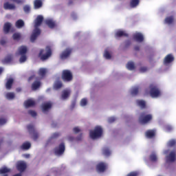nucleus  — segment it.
Wrapping results in <instances>:
<instances>
[{"mask_svg": "<svg viewBox=\"0 0 176 176\" xmlns=\"http://www.w3.org/2000/svg\"><path fill=\"white\" fill-rule=\"evenodd\" d=\"M6 97L8 100H13L14 98V93L13 92H8L6 94Z\"/></svg>", "mask_w": 176, "mask_h": 176, "instance_id": "e433bc0d", "label": "nucleus"}, {"mask_svg": "<svg viewBox=\"0 0 176 176\" xmlns=\"http://www.w3.org/2000/svg\"><path fill=\"white\" fill-rule=\"evenodd\" d=\"M10 28H12V23L9 22L6 23L3 26V31L5 34L9 33V31H10Z\"/></svg>", "mask_w": 176, "mask_h": 176, "instance_id": "4be33fe9", "label": "nucleus"}, {"mask_svg": "<svg viewBox=\"0 0 176 176\" xmlns=\"http://www.w3.org/2000/svg\"><path fill=\"white\" fill-rule=\"evenodd\" d=\"M68 140H69V141H74L75 140V138L74 137H72V136H69L68 138Z\"/></svg>", "mask_w": 176, "mask_h": 176, "instance_id": "e2e57ef3", "label": "nucleus"}, {"mask_svg": "<svg viewBox=\"0 0 176 176\" xmlns=\"http://www.w3.org/2000/svg\"><path fill=\"white\" fill-rule=\"evenodd\" d=\"M131 94L132 96H137L138 94V87L133 88Z\"/></svg>", "mask_w": 176, "mask_h": 176, "instance_id": "a19ab883", "label": "nucleus"}, {"mask_svg": "<svg viewBox=\"0 0 176 176\" xmlns=\"http://www.w3.org/2000/svg\"><path fill=\"white\" fill-rule=\"evenodd\" d=\"M61 87H63V82L56 80L54 84V89H55V90H58V89H61Z\"/></svg>", "mask_w": 176, "mask_h": 176, "instance_id": "cd10ccee", "label": "nucleus"}, {"mask_svg": "<svg viewBox=\"0 0 176 176\" xmlns=\"http://www.w3.org/2000/svg\"><path fill=\"white\" fill-rule=\"evenodd\" d=\"M76 141H82V134H80L78 137L76 138Z\"/></svg>", "mask_w": 176, "mask_h": 176, "instance_id": "052dcab7", "label": "nucleus"}, {"mask_svg": "<svg viewBox=\"0 0 176 176\" xmlns=\"http://www.w3.org/2000/svg\"><path fill=\"white\" fill-rule=\"evenodd\" d=\"M130 45H131V41L130 40L125 41V47H129Z\"/></svg>", "mask_w": 176, "mask_h": 176, "instance_id": "6e6d98bb", "label": "nucleus"}, {"mask_svg": "<svg viewBox=\"0 0 176 176\" xmlns=\"http://www.w3.org/2000/svg\"><path fill=\"white\" fill-rule=\"evenodd\" d=\"M175 151H171L169 155L166 157L167 162H170V163H174L175 162Z\"/></svg>", "mask_w": 176, "mask_h": 176, "instance_id": "4468645a", "label": "nucleus"}, {"mask_svg": "<svg viewBox=\"0 0 176 176\" xmlns=\"http://www.w3.org/2000/svg\"><path fill=\"white\" fill-rule=\"evenodd\" d=\"M126 176H138V172H136V171L131 172Z\"/></svg>", "mask_w": 176, "mask_h": 176, "instance_id": "8fccbe9b", "label": "nucleus"}, {"mask_svg": "<svg viewBox=\"0 0 176 176\" xmlns=\"http://www.w3.org/2000/svg\"><path fill=\"white\" fill-rule=\"evenodd\" d=\"M54 151L56 156L64 155V152H65V144L64 143H60L58 146L55 147Z\"/></svg>", "mask_w": 176, "mask_h": 176, "instance_id": "0eeeda50", "label": "nucleus"}, {"mask_svg": "<svg viewBox=\"0 0 176 176\" xmlns=\"http://www.w3.org/2000/svg\"><path fill=\"white\" fill-rule=\"evenodd\" d=\"M34 78H35V76H32L29 78V80H32V79H34Z\"/></svg>", "mask_w": 176, "mask_h": 176, "instance_id": "69168bd1", "label": "nucleus"}, {"mask_svg": "<svg viewBox=\"0 0 176 176\" xmlns=\"http://www.w3.org/2000/svg\"><path fill=\"white\" fill-rule=\"evenodd\" d=\"M2 72H3V69H2L1 67L0 68V75L1 74H2Z\"/></svg>", "mask_w": 176, "mask_h": 176, "instance_id": "338daca9", "label": "nucleus"}, {"mask_svg": "<svg viewBox=\"0 0 176 176\" xmlns=\"http://www.w3.org/2000/svg\"><path fill=\"white\" fill-rule=\"evenodd\" d=\"M116 120V118L115 117H111L109 118L108 122L109 123H113Z\"/></svg>", "mask_w": 176, "mask_h": 176, "instance_id": "864d4df0", "label": "nucleus"}, {"mask_svg": "<svg viewBox=\"0 0 176 176\" xmlns=\"http://www.w3.org/2000/svg\"><path fill=\"white\" fill-rule=\"evenodd\" d=\"M73 131L75 133V134H78V133H80V129H79L78 126H76L73 129Z\"/></svg>", "mask_w": 176, "mask_h": 176, "instance_id": "3c124183", "label": "nucleus"}, {"mask_svg": "<svg viewBox=\"0 0 176 176\" xmlns=\"http://www.w3.org/2000/svg\"><path fill=\"white\" fill-rule=\"evenodd\" d=\"M133 38L137 42H144V35H142L141 33H136L133 34Z\"/></svg>", "mask_w": 176, "mask_h": 176, "instance_id": "2eb2a0df", "label": "nucleus"}, {"mask_svg": "<svg viewBox=\"0 0 176 176\" xmlns=\"http://www.w3.org/2000/svg\"><path fill=\"white\" fill-rule=\"evenodd\" d=\"M126 68L129 69V71H133V69H135V66L134 65V63L129 62L126 65Z\"/></svg>", "mask_w": 176, "mask_h": 176, "instance_id": "f704fd0d", "label": "nucleus"}, {"mask_svg": "<svg viewBox=\"0 0 176 176\" xmlns=\"http://www.w3.org/2000/svg\"><path fill=\"white\" fill-rule=\"evenodd\" d=\"M174 61V56L173 54H169L166 55L164 59V65H167V64H171Z\"/></svg>", "mask_w": 176, "mask_h": 176, "instance_id": "f8f14e48", "label": "nucleus"}, {"mask_svg": "<svg viewBox=\"0 0 176 176\" xmlns=\"http://www.w3.org/2000/svg\"><path fill=\"white\" fill-rule=\"evenodd\" d=\"M176 141L175 140H171L168 142V146H175Z\"/></svg>", "mask_w": 176, "mask_h": 176, "instance_id": "de8ad7c7", "label": "nucleus"}, {"mask_svg": "<svg viewBox=\"0 0 176 176\" xmlns=\"http://www.w3.org/2000/svg\"><path fill=\"white\" fill-rule=\"evenodd\" d=\"M16 91L17 93H20V91H21V88H20V87L16 88Z\"/></svg>", "mask_w": 176, "mask_h": 176, "instance_id": "0e129e2a", "label": "nucleus"}, {"mask_svg": "<svg viewBox=\"0 0 176 176\" xmlns=\"http://www.w3.org/2000/svg\"><path fill=\"white\" fill-rule=\"evenodd\" d=\"M136 102L138 107L141 108V109H145V108H146V102L144 100H138Z\"/></svg>", "mask_w": 176, "mask_h": 176, "instance_id": "412c9836", "label": "nucleus"}, {"mask_svg": "<svg viewBox=\"0 0 176 176\" xmlns=\"http://www.w3.org/2000/svg\"><path fill=\"white\" fill-rule=\"evenodd\" d=\"M21 58H19V62L20 63H25L27 61V56L25 55H21Z\"/></svg>", "mask_w": 176, "mask_h": 176, "instance_id": "79ce46f5", "label": "nucleus"}, {"mask_svg": "<svg viewBox=\"0 0 176 176\" xmlns=\"http://www.w3.org/2000/svg\"><path fill=\"white\" fill-rule=\"evenodd\" d=\"M104 56L105 58H107V60H110L111 57V54H109V52H108L107 50L104 52Z\"/></svg>", "mask_w": 176, "mask_h": 176, "instance_id": "a18cd8bd", "label": "nucleus"}, {"mask_svg": "<svg viewBox=\"0 0 176 176\" xmlns=\"http://www.w3.org/2000/svg\"><path fill=\"white\" fill-rule=\"evenodd\" d=\"M60 133H55L52 135V138H57L60 137Z\"/></svg>", "mask_w": 176, "mask_h": 176, "instance_id": "5fc2aeb1", "label": "nucleus"}, {"mask_svg": "<svg viewBox=\"0 0 176 176\" xmlns=\"http://www.w3.org/2000/svg\"><path fill=\"white\" fill-rule=\"evenodd\" d=\"M6 173H10V169L7 167H3L0 169V174H6Z\"/></svg>", "mask_w": 176, "mask_h": 176, "instance_id": "58836bf2", "label": "nucleus"}, {"mask_svg": "<svg viewBox=\"0 0 176 176\" xmlns=\"http://www.w3.org/2000/svg\"><path fill=\"white\" fill-rule=\"evenodd\" d=\"M89 135L92 140H96V138H100L102 135V128L100 126L95 127L94 130L90 131Z\"/></svg>", "mask_w": 176, "mask_h": 176, "instance_id": "7ed1b4c3", "label": "nucleus"}, {"mask_svg": "<svg viewBox=\"0 0 176 176\" xmlns=\"http://www.w3.org/2000/svg\"><path fill=\"white\" fill-rule=\"evenodd\" d=\"M41 87V81H34L32 85V90H38Z\"/></svg>", "mask_w": 176, "mask_h": 176, "instance_id": "c85d7f7f", "label": "nucleus"}, {"mask_svg": "<svg viewBox=\"0 0 176 176\" xmlns=\"http://www.w3.org/2000/svg\"><path fill=\"white\" fill-rule=\"evenodd\" d=\"M149 88H150V96H151L153 98L159 97V96H160V90L159 89V88H157V86L153 84H151L149 86Z\"/></svg>", "mask_w": 176, "mask_h": 176, "instance_id": "423d86ee", "label": "nucleus"}, {"mask_svg": "<svg viewBox=\"0 0 176 176\" xmlns=\"http://www.w3.org/2000/svg\"><path fill=\"white\" fill-rule=\"evenodd\" d=\"M146 71H148V67H142L140 69V72L144 73V72H146Z\"/></svg>", "mask_w": 176, "mask_h": 176, "instance_id": "603ef678", "label": "nucleus"}, {"mask_svg": "<svg viewBox=\"0 0 176 176\" xmlns=\"http://www.w3.org/2000/svg\"><path fill=\"white\" fill-rule=\"evenodd\" d=\"M28 113L29 115H31L32 116V118H36V115H37L36 112L35 111H34V110H29L28 111Z\"/></svg>", "mask_w": 176, "mask_h": 176, "instance_id": "c03bdc74", "label": "nucleus"}, {"mask_svg": "<svg viewBox=\"0 0 176 176\" xmlns=\"http://www.w3.org/2000/svg\"><path fill=\"white\" fill-rule=\"evenodd\" d=\"M71 53H72V48H67L60 54V60H65L68 58V57L71 56Z\"/></svg>", "mask_w": 176, "mask_h": 176, "instance_id": "9d476101", "label": "nucleus"}, {"mask_svg": "<svg viewBox=\"0 0 176 176\" xmlns=\"http://www.w3.org/2000/svg\"><path fill=\"white\" fill-rule=\"evenodd\" d=\"M28 130L30 134L32 135L33 140H34V141H36L38 140V138L39 137V135L37 133L36 131H35L34 125L29 124L28 126Z\"/></svg>", "mask_w": 176, "mask_h": 176, "instance_id": "1a4fd4ad", "label": "nucleus"}, {"mask_svg": "<svg viewBox=\"0 0 176 176\" xmlns=\"http://www.w3.org/2000/svg\"><path fill=\"white\" fill-rule=\"evenodd\" d=\"M52 104L51 102L43 103L41 106L43 112H49V110L52 109Z\"/></svg>", "mask_w": 176, "mask_h": 176, "instance_id": "ddd939ff", "label": "nucleus"}, {"mask_svg": "<svg viewBox=\"0 0 176 176\" xmlns=\"http://www.w3.org/2000/svg\"><path fill=\"white\" fill-rule=\"evenodd\" d=\"M35 101L33 100L29 99L25 102V108H30V107L35 106Z\"/></svg>", "mask_w": 176, "mask_h": 176, "instance_id": "5701e85b", "label": "nucleus"}, {"mask_svg": "<svg viewBox=\"0 0 176 176\" xmlns=\"http://www.w3.org/2000/svg\"><path fill=\"white\" fill-rule=\"evenodd\" d=\"M0 45H1L2 46L6 45V41L5 39L0 40Z\"/></svg>", "mask_w": 176, "mask_h": 176, "instance_id": "13d9d810", "label": "nucleus"}, {"mask_svg": "<svg viewBox=\"0 0 176 176\" xmlns=\"http://www.w3.org/2000/svg\"><path fill=\"white\" fill-rule=\"evenodd\" d=\"M12 38L14 41H19L21 38V35L19 33H14Z\"/></svg>", "mask_w": 176, "mask_h": 176, "instance_id": "ea45409f", "label": "nucleus"}, {"mask_svg": "<svg viewBox=\"0 0 176 176\" xmlns=\"http://www.w3.org/2000/svg\"><path fill=\"white\" fill-rule=\"evenodd\" d=\"M165 22L166 23V24H173V23L174 22V16H171L166 17L165 19Z\"/></svg>", "mask_w": 176, "mask_h": 176, "instance_id": "c9c22d12", "label": "nucleus"}, {"mask_svg": "<svg viewBox=\"0 0 176 176\" xmlns=\"http://www.w3.org/2000/svg\"><path fill=\"white\" fill-rule=\"evenodd\" d=\"M23 10L25 13H29L30 12H31V7H30V6L28 5H26L23 7Z\"/></svg>", "mask_w": 176, "mask_h": 176, "instance_id": "37998d69", "label": "nucleus"}, {"mask_svg": "<svg viewBox=\"0 0 176 176\" xmlns=\"http://www.w3.org/2000/svg\"><path fill=\"white\" fill-rule=\"evenodd\" d=\"M108 165L105 162H99L96 165V171H98V173H104Z\"/></svg>", "mask_w": 176, "mask_h": 176, "instance_id": "9b49d317", "label": "nucleus"}, {"mask_svg": "<svg viewBox=\"0 0 176 176\" xmlns=\"http://www.w3.org/2000/svg\"><path fill=\"white\" fill-rule=\"evenodd\" d=\"M43 22V16L42 15L37 16L36 19L34 21V30H33V33L31 35L30 41L31 42H35L36 38L39 35H41V27L42 23Z\"/></svg>", "mask_w": 176, "mask_h": 176, "instance_id": "f257e3e1", "label": "nucleus"}, {"mask_svg": "<svg viewBox=\"0 0 176 176\" xmlns=\"http://www.w3.org/2000/svg\"><path fill=\"white\" fill-rule=\"evenodd\" d=\"M134 50H135V52L140 51V46L138 45L135 46Z\"/></svg>", "mask_w": 176, "mask_h": 176, "instance_id": "680f3d73", "label": "nucleus"}, {"mask_svg": "<svg viewBox=\"0 0 176 176\" xmlns=\"http://www.w3.org/2000/svg\"><path fill=\"white\" fill-rule=\"evenodd\" d=\"M69 94H71V91H68V90H64L62 92V99L63 100H67V98H68V97H69Z\"/></svg>", "mask_w": 176, "mask_h": 176, "instance_id": "c756f323", "label": "nucleus"}, {"mask_svg": "<svg viewBox=\"0 0 176 176\" xmlns=\"http://www.w3.org/2000/svg\"><path fill=\"white\" fill-rule=\"evenodd\" d=\"M21 148L24 151H28L31 148V143L26 142L21 145Z\"/></svg>", "mask_w": 176, "mask_h": 176, "instance_id": "7c9ffc66", "label": "nucleus"}, {"mask_svg": "<svg viewBox=\"0 0 176 176\" xmlns=\"http://www.w3.org/2000/svg\"><path fill=\"white\" fill-rule=\"evenodd\" d=\"M12 62V55H8L3 60V64H9V63Z\"/></svg>", "mask_w": 176, "mask_h": 176, "instance_id": "473e14b6", "label": "nucleus"}, {"mask_svg": "<svg viewBox=\"0 0 176 176\" xmlns=\"http://www.w3.org/2000/svg\"><path fill=\"white\" fill-rule=\"evenodd\" d=\"M47 72V70L46 69L41 67L39 69L38 74L39 76H41V78H45Z\"/></svg>", "mask_w": 176, "mask_h": 176, "instance_id": "a878e982", "label": "nucleus"}, {"mask_svg": "<svg viewBox=\"0 0 176 176\" xmlns=\"http://www.w3.org/2000/svg\"><path fill=\"white\" fill-rule=\"evenodd\" d=\"M72 3H74V1H69V5H72Z\"/></svg>", "mask_w": 176, "mask_h": 176, "instance_id": "774afa93", "label": "nucleus"}, {"mask_svg": "<svg viewBox=\"0 0 176 176\" xmlns=\"http://www.w3.org/2000/svg\"><path fill=\"white\" fill-rule=\"evenodd\" d=\"M8 120L5 118H0V126H3V124H6Z\"/></svg>", "mask_w": 176, "mask_h": 176, "instance_id": "09e8293b", "label": "nucleus"}, {"mask_svg": "<svg viewBox=\"0 0 176 176\" xmlns=\"http://www.w3.org/2000/svg\"><path fill=\"white\" fill-rule=\"evenodd\" d=\"M166 131H171V130H173V127L171 126H166Z\"/></svg>", "mask_w": 176, "mask_h": 176, "instance_id": "bf43d9fd", "label": "nucleus"}, {"mask_svg": "<svg viewBox=\"0 0 176 176\" xmlns=\"http://www.w3.org/2000/svg\"><path fill=\"white\" fill-rule=\"evenodd\" d=\"M122 36H129V34L126 32H124V31H122V30H118L116 33V38H122Z\"/></svg>", "mask_w": 176, "mask_h": 176, "instance_id": "b1692460", "label": "nucleus"}, {"mask_svg": "<svg viewBox=\"0 0 176 176\" xmlns=\"http://www.w3.org/2000/svg\"><path fill=\"white\" fill-rule=\"evenodd\" d=\"M151 162H157V156L155 153H152L149 157Z\"/></svg>", "mask_w": 176, "mask_h": 176, "instance_id": "4c0bfd02", "label": "nucleus"}, {"mask_svg": "<svg viewBox=\"0 0 176 176\" xmlns=\"http://www.w3.org/2000/svg\"><path fill=\"white\" fill-rule=\"evenodd\" d=\"M140 5V0H131L130 6L131 8H137Z\"/></svg>", "mask_w": 176, "mask_h": 176, "instance_id": "2f4dec72", "label": "nucleus"}, {"mask_svg": "<svg viewBox=\"0 0 176 176\" xmlns=\"http://www.w3.org/2000/svg\"><path fill=\"white\" fill-rule=\"evenodd\" d=\"M156 135V131L155 130H148L146 132V137L147 138H153Z\"/></svg>", "mask_w": 176, "mask_h": 176, "instance_id": "a211bd4d", "label": "nucleus"}, {"mask_svg": "<svg viewBox=\"0 0 176 176\" xmlns=\"http://www.w3.org/2000/svg\"><path fill=\"white\" fill-rule=\"evenodd\" d=\"M62 80L63 82H72L74 80V75L72 74V72L68 69H65L62 72V76H61Z\"/></svg>", "mask_w": 176, "mask_h": 176, "instance_id": "20e7f679", "label": "nucleus"}, {"mask_svg": "<svg viewBox=\"0 0 176 176\" xmlns=\"http://www.w3.org/2000/svg\"><path fill=\"white\" fill-rule=\"evenodd\" d=\"M11 2H15V3H23V0H10Z\"/></svg>", "mask_w": 176, "mask_h": 176, "instance_id": "4d7b16f0", "label": "nucleus"}, {"mask_svg": "<svg viewBox=\"0 0 176 176\" xmlns=\"http://www.w3.org/2000/svg\"><path fill=\"white\" fill-rule=\"evenodd\" d=\"M102 153L104 156H111V150L108 147H104L102 149Z\"/></svg>", "mask_w": 176, "mask_h": 176, "instance_id": "72a5a7b5", "label": "nucleus"}, {"mask_svg": "<svg viewBox=\"0 0 176 176\" xmlns=\"http://www.w3.org/2000/svg\"><path fill=\"white\" fill-rule=\"evenodd\" d=\"M14 82V80L12 78H8L6 83V89L7 90H10V89H12V87L13 86Z\"/></svg>", "mask_w": 176, "mask_h": 176, "instance_id": "dca6fc26", "label": "nucleus"}, {"mask_svg": "<svg viewBox=\"0 0 176 176\" xmlns=\"http://www.w3.org/2000/svg\"><path fill=\"white\" fill-rule=\"evenodd\" d=\"M52 47L50 46H47L45 49H41L38 54V57L41 61H46L52 57Z\"/></svg>", "mask_w": 176, "mask_h": 176, "instance_id": "f03ea898", "label": "nucleus"}, {"mask_svg": "<svg viewBox=\"0 0 176 176\" xmlns=\"http://www.w3.org/2000/svg\"><path fill=\"white\" fill-rule=\"evenodd\" d=\"M3 8L6 10H13L16 9V6L9 3V2H6L3 4Z\"/></svg>", "mask_w": 176, "mask_h": 176, "instance_id": "f3484780", "label": "nucleus"}, {"mask_svg": "<svg viewBox=\"0 0 176 176\" xmlns=\"http://www.w3.org/2000/svg\"><path fill=\"white\" fill-rule=\"evenodd\" d=\"M16 167L19 173H24V170H27V163L24 161H18Z\"/></svg>", "mask_w": 176, "mask_h": 176, "instance_id": "6e6552de", "label": "nucleus"}, {"mask_svg": "<svg viewBox=\"0 0 176 176\" xmlns=\"http://www.w3.org/2000/svg\"><path fill=\"white\" fill-rule=\"evenodd\" d=\"M42 5H43V3H42V0H34V9H40V8H42Z\"/></svg>", "mask_w": 176, "mask_h": 176, "instance_id": "393cba45", "label": "nucleus"}, {"mask_svg": "<svg viewBox=\"0 0 176 176\" xmlns=\"http://www.w3.org/2000/svg\"><path fill=\"white\" fill-rule=\"evenodd\" d=\"M152 119L153 116L151 114H146V113L143 112L140 114L139 122L142 123V124H146V123H149Z\"/></svg>", "mask_w": 176, "mask_h": 176, "instance_id": "39448f33", "label": "nucleus"}, {"mask_svg": "<svg viewBox=\"0 0 176 176\" xmlns=\"http://www.w3.org/2000/svg\"><path fill=\"white\" fill-rule=\"evenodd\" d=\"M27 47L22 45L19 47L18 52L20 56L27 54Z\"/></svg>", "mask_w": 176, "mask_h": 176, "instance_id": "aec40b11", "label": "nucleus"}, {"mask_svg": "<svg viewBox=\"0 0 176 176\" xmlns=\"http://www.w3.org/2000/svg\"><path fill=\"white\" fill-rule=\"evenodd\" d=\"M24 25H25L24 21H23L22 19H19L15 23V27H16V28H23Z\"/></svg>", "mask_w": 176, "mask_h": 176, "instance_id": "bb28decb", "label": "nucleus"}, {"mask_svg": "<svg viewBox=\"0 0 176 176\" xmlns=\"http://www.w3.org/2000/svg\"><path fill=\"white\" fill-rule=\"evenodd\" d=\"M45 24L48 25L49 28H54L56 27V22L53 19L45 20Z\"/></svg>", "mask_w": 176, "mask_h": 176, "instance_id": "6ab92c4d", "label": "nucleus"}, {"mask_svg": "<svg viewBox=\"0 0 176 176\" xmlns=\"http://www.w3.org/2000/svg\"><path fill=\"white\" fill-rule=\"evenodd\" d=\"M80 105L81 107H86L87 105V99L82 98L80 101Z\"/></svg>", "mask_w": 176, "mask_h": 176, "instance_id": "49530a36", "label": "nucleus"}]
</instances>
